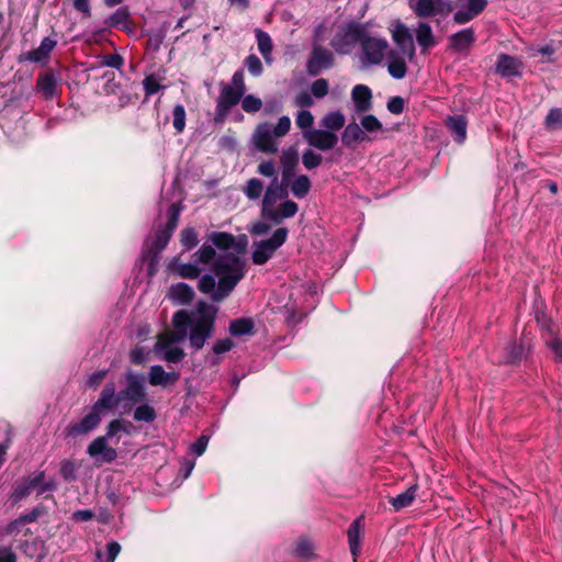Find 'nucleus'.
Wrapping results in <instances>:
<instances>
[{
  "mask_svg": "<svg viewBox=\"0 0 562 562\" xmlns=\"http://www.w3.org/2000/svg\"><path fill=\"white\" fill-rule=\"evenodd\" d=\"M474 38L472 29L462 30L451 36V47L458 52L467 50L473 44Z\"/></svg>",
  "mask_w": 562,
  "mask_h": 562,
  "instance_id": "obj_29",
  "label": "nucleus"
},
{
  "mask_svg": "<svg viewBox=\"0 0 562 562\" xmlns=\"http://www.w3.org/2000/svg\"><path fill=\"white\" fill-rule=\"evenodd\" d=\"M37 89L46 98L53 97L56 90V79L53 75L45 74L37 79Z\"/></svg>",
  "mask_w": 562,
  "mask_h": 562,
  "instance_id": "obj_40",
  "label": "nucleus"
},
{
  "mask_svg": "<svg viewBox=\"0 0 562 562\" xmlns=\"http://www.w3.org/2000/svg\"><path fill=\"white\" fill-rule=\"evenodd\" d=\"M193 295L192 288L182 282L170 286L168 291V297L176 304H188L192 301Z\"/></svg>",
  "mask_w": 562,
  "mask_h": 562,
  "instance_id": "obj_25",
  "label": "nucleus"
},
{
  "mask_svg": "<svg viewBox=\"0 0 562 562\" xmlns=\"http://www.w3.org/2000/svg\"><path fill=\"white\" fill-rule=\"evenodd\" d=\"M521 63L508 55H501L497 61L496 71L503 77L519 76Z\"/></svg>",
  "mask_w": 562,
  "mask_h": 562,
  "instance_id": "obj_24",
  "label": "nucleus"
},
{
  "mask_svg": "<svg viewBox=\"0 0 562 562\" xmlns=\"http://www.w3.org/2000/svg\"><path fill=\"white\" fill-rule=\"evenodd\" d=\"M169 270L188 279H195L201 273V269L195 263H181L178 259H173L169 263Z\"/></svg>",
  "mask_w": 562,
  "mask_h": 562,
  "instance_id": "obj_30",
  "label": "nucleus"
},
{
  "mask_svg": "<svg viewBox=\"0 0 562 562\" xmlns=\"http://www.w3.org/2000/svg\"><path fill=\"white\" fill-rule=\"evenodd\" d=\"M361 127L368 133H376L382 131V123L374 115H364L361 119Z\"/></svg>",
  "mask_w": 562,
  "mask_h": 562,
  "instance_id": "obj_48",
  "label": "nucleus"
},
{
  "mask_svg": "<svg viewBox=\"0 0 562 562\" xmlns=\"http://www.w3.org/2000/svg\"><path fill=\"white\" fill-rule=\"evenodd\" d=\"M262 189H263L262 182L259 179L252 178L247 182L244 191H245V194L250 200H256L261 195Z\"/></svg>",
  "mask_w": 562,
  "mask_h": 562,
  "instance_id": "obj_47",
  "label": "nucleus"
},
{
  "mask_svg": "<svg viewBox=\"0 0 562 562\" xmlns=\"http://www.w3.org/2000/svg\"><path fill=\"white\" fill-rule=\"evenodd\" d=\"M311 91L315 98H324L328 93V81L324 78L315 80L311 86Z\"/></svg>",
  "mask_w": 562,
  "mask_h": 562,
  "instance_id": "obj_54",
  "label": "nucleus"
},
{
  "mask_svg": "<svg viewBox=\"0 0 562 562\" xmlns=\"http://www.w3.org/2000/svg\"><path fill=\"white\" fill-rule=\"evenodd\" d=\"M133 416L136 422L151 423L156 419L157 413L154 406L143 403L134 409Z\"/></svg>",
  "mask_w": 562,
  "mask_h": 562,
  "instance_id": "obj_39",
  "label": "nucleus"
},
{
  "mask_svg": "<svg viewBox=\"0 0 562 562\" xmlns=\"http://www.w3.org/2000/svg\"><path fill=\"white\" fill-rule=\"evenodd\" d=\"M303 138L308 145L324 151L333 149L338 143L337 135L326 130H307L303 132Z\"/></svg>",
  "mask_w": 562,
  "mask_h": 562,
  "instance_id": "obj_16",
  "label": "nucleus"
},
{
  "mask_svg": "<svg viewBox=\"0 0 562 562\" xmlns=\"http://www.w3.org/2000/svg\"><path fill=\"white\" fill-rule=\"evenodd\" d=\"M55 46V40L45 37L36 49L26 53L25 58L33 63L46 61Z\"/></svg>",
  "mask_w": 562,
  "mask_h": 562,
  "instance_id": "obj_23",
  "label": "nucleus"
},
{
  "mask_svg": "<svg viewBox=\"0 0 562 562\" xmlns=\"http://www.w3.org/2000/svg\"><path fill=\"white\" fill-rule=\"evenodd\" d=\"M229 330L234 336L250 334L252 330V323L246 318L236 319L231 323Z\"/></svg>",
  "mask_w": 562,
  "mask_h": 562,
  "instance_id": "obj_44",
  "label": "nucleus"
},
{
  "mask_svg": "<svg viewBox=\"0 0 562 562\" xmlns=\"http://www.w3.org/2000/svg\"><path fill=\"white\" fill-rule=\"evenodd\" d=\"M168 213H169L168 223L166 224V226L162 229H159L156 233L155 240L153 241L151 250L154 252H159L167 246L173 231L177 227L180 209L176 204H172L169 207Z\"/></svg>",
  "mask_w": 562,
  "mask_h": 562,
  "instance_id": "obj_13",
  "label": "nucleus"
},
{
  "mask_svg": "<svg viewBox=\"0 0 562 562\" xmlns=\"http://www.w3.org/2000/svg\"><path fill=\"white\" fill-rule=\"evenodd\" d=\"M333 64L334 56L331 52L321 45L314 44L306 64L307 72L312 76H316L322 70L330 68Z\"/></svg>",
  "mask_w": 562,
  "mask_h": 562,
  "instance_id": "obj_12",
  "label": "nucleus"
},
{
  "mask_svg": "<svg viewBox=\"0 0 562 562\" xmlns=\"http://www.w3.org/2000/svg\"><path fill=\"white\" fill-rule=\"evenodd\" d=\"M408 7L419 18L449 13L451 10L443 0H408Z\"/></svg>",
  "mask_w": 562,
  "mask_h": 562,
  "instance_id": "obj_10",
  "label": "nucleus"
},
{
  "mask_svg": "<svg viewBox=\"0 0 562 562\" xmlns=\"http://www.w3.org/2000/svg\"><path fill=\"white\" fill-rule=\"evenodd\" d=\"M274 138L277 137L268 123L257 125L252 134V143L256 148L267 154H276L278 151V144Z\"/></svg>",
  "mask_w": 562,
  "mask_h": 562,
  "instance_id": "obj_14",
  "label": "nucleus"
},
{
  "mask_svg": "<svg viewBox=\"0 0 562 562\" xmlns=\"http://www.w3.org/2000/svg\"><path fill=\"white\" fill-rule=\"evenodd\" d=\"M258 172L265 177H269V178H273V179L278 178L277 171H276V166H274L273 161H271V160H265L261 164H259Z\"/></svg>",
  "mask_w": 562,
  "mask_h": 562,
  "instance_id": "obj_58",
  "label": "nucleus"
},
{
  "mask_svg": "<svg viewBox=\"0 0 562 562\" xmlns=\"http://www.w3.org/2000/svg\"><path fill=\"white\" fill-rule=\"evenodd\" d=\"M45 481V474L44 472L36 473L33 479L30 481L29 485L25 487V490L20 491V496H24L33 491L36 492V494H42L46 491H52L55 486L54 482L49 480L48 482Z\"/></svg>",
  "mask_w": 562,
  "mask_h": 562,
  "instance_id": "obj_26",
  "label": "nucleus"
},
{
  "mask_svg": "<svg viewBox=\"0 0 562 562\" xmlns=\"http://www.w3.org/2000/svg\"><path fill=\"white\" fill-rule=\"evenodd\" d=\"M390 32L393 42L403 50V54H407V58L411 60L415 55V47L412 34L408 27L401 21H394L390 26Z\"/></svg>",
  "mask_w": 562,
  "mask_h": 562,
  "instance_id": "obj_11",
  "label": "nucleus"
},
{
  "mask_svg": "<svg viewBox=\"0 0 562 562\" xmlns=\"http://www.w3.org/2000/svg\"><path fill=\"white\" fill-rule=\"evenodd\" d=\"M295 123L297 127H300L303 132L313 130L312 126L314 124V116L310 111L301 110L296 114Z\"/></svg>",
  "mask_w": 562,
  "mask_h": 562,
  "instance_id": "obj_46",
  "label": "nucleus"
},
{
  "mask_svg": "<svg viewBox=\"0 0 562 562\" xmlns=\"http://www.w3.org/2000/svg\"><path fill=\"white\" fill-rule=\"evenodd\" d=\"M418 485L414 484L409 486L405 492L398 494L390 499V504L395 510L404 509L412 505L416 497Z\"/></svg>",
  "mask_w": 562,
  "mask_h": 562,
  "instance_id": "obj_32",
  "label": "nucleus"
},
{
  "mask_svg": "<svg viewBox=\"0 0 562 562\" xmlns=\"http://www.w3.org/2000/svg\"><path fill=\"white\" fill-rule=\"evenodd\" d=\"M521 355H522L521 347H519V346L514 344V345H512V346H509L507 348V353H506V357H505V362H507V363H515L518 360H520Z\"/></svg>",
  "mask_w": 562,
  "mask_h": 562,
  "instance_id": "obj_59",
  "label": "nucleus"
},
{
  "mask_svg": "<svg viewBox=\"0 0 562 562\" xmlns=\"http://www.w3.org/2000/svg\"><path fill=\"white\" fill-rule=\"evenodd\" d=\"M102 415L93 407L78 422L71 423L65 429L67 437L76 438L85 436L94 430L101 423Z\"/></svg>",
  "mask_w": 562,
  "mask_h": 562,
  "instance_id": "obj_8",
  "label": "nucleus"
},
{
  "mask_svg": "<svg viewBox=\"0 0 562 562\" xmlns=\"http://www.w3.org/2000/svg\"><path fill=\"white\" fill-rule=\"evenodd\" d=\"M367 139L366 133L357 123H349L341 135V140L346 146H351L357 142Z\"/></svg>",
  "mask_w": 562,
  "mask_h": 562,
  "instance_id": "obj_31",
  "label": "nucleus"
},
{
  "mask_svg": "<svg viewBox=\"0 0 562 562\" xmlns=\"http://www.w3.org/2000/svg\"><path fill=\"white\" fill-rule=\"evenodd\" d=\"M209 438L206 436H201L194 443L190 446L191 452L196 456H202L207 447Z\"/></svg>",
  "mask_w": 562,
  "mask_h": 562,
  "instance_id": "obj_60",
  "label": "nucleus"
},
{
  "mask_svg": "<svg viewBox=\"0 0 562 562\" xmlns=\"http://www.w3.org/2000/svg\"><path fill=\"white\" fill-rule=\"evenodd\" d=\"M240 103L247 113H256L262 108V101L252 94L243 95Z\"/></svg>",
  "mask_w": 562,
  "mask_h": 562,
  "instance_id": "obj_45",
  "label": "nucleus"
},
{
  "mask_svg": "<svg viewBox=\"0 0 562 562\" xmlns=\"http://www.w3.org/2000/svg\"><path fill=\"white\" fill-rule=\"evenodd\" d=\"M216 312L217 310L207 303L200 302L196 305V312L193 318L190 317L189 325L190 344L195 349H201L210 337Z\"/></svg>",
  "mask_w": 562,
  "mask_h": 562,
  "instance_id": "obj_4",
  "label": "nucleus"
},
{
  "mask_svg": "<svg viewBox=\"0 0 562 562\" xmlns=\"http://www.w3.org/2000/svg\"><path fill=\"white\" fill-rule=\"evenodd\" d=\"M361 536H362V527L360 519H356L348 529V543L350 548V552L353 557V561L360 553L361 548Z\"/></svg>",
  "mask_w": 562,
  "mask_h": 562,
  "instance_id": "obj_28",
  "label": "nucleus"
},
{
  "mask_svg": "<svg viewBox=\"0 0 562 562\" xmlns=\"http://www.w3.org/2000/svg\"><path fill=\"white\" fill-rule=\"evenodd\" d=\"M407 54L390 50L386 55L387 71L394 79H403L407 72Z\"/></svg>",
  "mask_w": 562,
  "mask_h": 562,
  "instance_id": "obj_20",
  "label": "nucleus"
},
{
  "mask_svg": "<svg viewBox=\"0 0 562 562\" xmlns=\"http://www.w3.org/2000/svg\"><path fill=\"white\" fill-rule=\"evenodd\" d=\"M288 229L284 227L278 228L271 238L261 240L254 245L252 261L255 265L266 263L281 247L288 238Z\"/></svg>",
  "mask_w": 562,
  "mask_h": 562,
  "instance_id": "obj_7",
  "label": "nucleus"
},
{
  "mask_svg": "<svg viewBox=\"0 0 562 562\" xmlns=\"http://www.w3.org/2000/svg\"><path fill=\"white\" fill-rule=\"evenodd\" d=\"M172 115H173V121H172L173 127L177 130L178 133H181L186 126V110H184L183 105L177 104L173 108Z\"/></svg>",
  "mask_w": 562,
  "mask_h": 562,
  "instance_id": "obj_51",
  "label": "nucleus"
},
{
  "mask_svg": "<svg viewBox=\"0 0 562 562\" xmlns=\"http://www.w3.org/2000/svg\"><path fill=\"white\" fill-rule=\"evenodd\" d=\"M351 98L357 112L362 113L372 106V92L368 86L357 85L351 91Z\"/></svg>",
  "mask_w": 562,
  "mask_h": 562,
  "instance_id": "obj_22",
  "label": "nucleus"
},
{
  "mask_svg": "<svg viewBox=\"0 0 562 562\" xmlns=\"http://www.w3.org/2000/svg\"><path fill=\"white\" fill-rule=\"evenodd\" d=\"M311 188V182L307 176H299L291 184V191L296 198H304Z\"/></svg>",
  "mask_w": 562,
  "mask_h": 562,
  "instance_id": "obj_41",
  "label": "nucleus"
},
{
  "mask_svg": "<svg viewBox=\"0 0 562 562\" xmlns=\"http://www.w3.org/2000/svg\"><path fill=\"white\" fill-rule=\"evenodd\" d=\"M245 64L252 76L258 77L262 74L261 61L256 55L248 56Z\"/></svg>",
  "mask_w": 562,
  "mask_h": 562,
  "instance_id": "obj_56",
  "label": "nucleus"
},
{
  "mask_svg": "<svg viewBox=\"0 0 562 562\" xmlns=\"http://www.w3.org/2000/svg\"><path fill=\"white\" fill-rule=\"evenodd\" d=\"M487 0H465L457 10L453 20L458 24H464L479 15L486 7Z\"/></svg>",
  "mask_w": 562,
  "mask_h": 562,
  "instance_id": "obj_19",
  "label": "nucleus"
},
{
  "mask_svg": "<svg viewBox=\"0 0 562 562\" xmlns=\"http://www.w3.org/2000/svg\"><path fill=\"white\" fill-rule=\"evenodd\" d=\"M227 86L245 92L246 87H245V81H244V71L243 70L235 71V74L232 77L231 85H227Z\"/></svg>",
  "mask_w": 562,
  "mask_h": 562,
  "instance_id": "obj_63",
  "label": "nucleus"
},
{
  "mask_svg": "<svg viewBox=\"0 0 562 562\" xmlns=\"http://www.w3.org/2000/svg\"><path fill=\"white\" fill-rule=\"evenodd\" d=\"M291 128V120L289 116H281L278 124L273 128V134L277 138H280L289 133Z\"/></svg>",
  "mask_w": 562,
  "mask_h": 562,
  "instance_id": "obj_55",
  "label": "nucleus"
},
{
  "mask_svg": "<svg viewBox=\"0 0 562 562\" xmlns=\"http://www.w3.org/2000/svg\"><path fill=\"white\" fill-rule=\"evenodd\" d=\"M126 387L120 393L122 401L126 400L132 403L142 402L145 398L146 392L140 375L127 371L126 374Z\"/></svg>",
  "mask_w": 562,
  "mask_h": 562,
  "instance_id": "obj_17",
  "label": "nucleus"
},
{
  "mask_svg": "<svg viewBox=\"0 0 562 562\" xmlns=\"http://www.w3.org/2000/svg\"><path fill=\"white\" fill-rule=\"evenodd\" d=\"M134 426L131 422L123 418H116L111 420L106 426V436L116 437L119 434L132 435Z\"/></svg>",
  "mask_w": 562,
  "mask_h": 562,
  "instance_id": "obj_37",
  "label": "nucleus"
},
{
  "mask_svg": "<svg viewBox=\"0 0 562 562\" xmlns=\"http://www.w3.org/2000/svg\"><path fill=\"white\" fill-rule=\"evenodd\" d=\"M198 241H199L198 234L193 228L187 227V228L182 229L181 244L186 249H188V250L192 249L194 246L198 245Z\"/></svg>",
  "mask_w": 562,
  "mask_h": 562,
  "instance_id": "obj_50",
  "label": "nucleus"
},
{
  "mask_svg": "<svg viewBox=\"0 0 562 562\" xmlns=\"http://www.w3.org/2000/svg\"><path fill=\"white\" fill-rule=\"evenodd\" d=\"M294 103L300 108H310L314 104V101L310 93L303 91L295 97Z\"/></svg>",
  "mask_w": 562,
  "mask_h": 562,
  "instance_id": "obj_64",
  "label": "nucleus"
},
{
  "mask_svg": "<svg viewBox=\"0 0 562 562\" xmlns=\"http://www.w3.org/2000/svg\"><path fill=\"white\" fill-rule=\"evenodd\" d=\"M346 119L340 111H331L324 115L321 125L328 132L335 133L342 128Z\"/></svg>",
  "mask_w": 562,
  "mask_h": 562,
  "instance_id": "obj_35",
  "label": "nucleus"
},
{
  "mask_svg": "<svg viewBox=\"0 0 562 562\" xmlns=\"http://www.w3.org/2000/svg\"><path fill=\"white\" fill-rule=\"evenodd\" d=\"M387 110L393 114H401L404 110V100L401 97H393L387 102Z\"/></svg>",
  "mask_w": 562,
  "mask_h": 562,
  "instance_id": "obj_61",
  "label": "nucleus"
},
{
  "mask_svg": "<svg viewBox=\"0 0 562 562\" xmlns=\"http://www.w3.org/2000/svg\"><path fill=\"white\" fill-rule=\"evenodd\" d=\"M359 46V61L363 68H368L382 63L386 55L389 43L385 38L372 36L366 26Z\"/></svg>",
  "mask_w": 562,
  "mask_h": 562,
  "instance_id": "obj_5",
  "label": "nucleus"
},
{
  "mask_svg": "<svg viewBox=\"0 0 562 562\" xmlns=\"http://www.w3.org/2000/svg\"><path fill=\"white\" fill-rule=\"evenodd\" d=\"M244 94L240 90L223 86L216 104V120H223L234 105L241 102Z\"/></svg>",
  "mask_w": 562,
  "mask_h": 562,
  "instance_id": "obj_15",
  "label": "nucleus"
},
{
  "mask_svg": "<svg viewBox=\"0 0 562 562\" xmlns=\"http://www.w3.org/2000/svg\"><path fill=\"white\" fill-rule=\"evenodd\" d=\"M121 552V546L116 541H112L106 546L105 559L101 551L95 552L97 562H114L119 553Z\"/></svg>",
  "mask_w": 562,
  "mask_h": 562,
  "instance_id": "obj_43",
  "label": "nucleus"
},
{
  "mask_svg": "<svg viewBox=\"0 0 562 562\" xmlns=\"http://www.w3.org/2000/svg\"><path fill=\"white\" fill-rule=\"evenodd\" d=\"M416 40L419 46H422L423 49L425 50L432 47L436 44L432 30L428 23H418V26L416 29Z\"/></svg>",
  "mask_w": 562,
  "mask_h": 562,
  "instance_id": "obj_36",
  "label": "nucleus"
},
{
  "mask_svg": "<svg viewBox=\"0 0 562 562\" xmlns=\"http://www.w3.org/2000/svg\"><path fill=\"white\" fill-rule=\"evenodd\" d=\"M294 554L297 558L310 560L314 557V546L308 539H300L296 542Z\"/></svg>",
  "mask_w": 562,
  "mask_h": 562,
  "instance_id": "obj_42",
  "label": "nucleus"
},
{
  "mask_svg": "<svg viewBox=\"0 0 562 562\" xmlns=\"http://www.w3.org/2000/svg\"><path fill=\"white\" fill-rule=\"evenodd\" d=\"M546 126L550 130L562 127V109H551L546 117Z\"/></svg>",
  "mask_w": 562,
  "mask_h": 562,
  "instance_id": "obj_49",
  "label": "nucleus"
},
{
  "mask_svg": "<svg viewBox=\"0 0 562 562\" xmlns=\"http://www.w3.org/2000/svg\"><path fill=\"white\" fill-rule=\"evenodd\" d=\"M144 89L147 95L154 94L161 89V86L157 78L148 76L143 81Z\"/></svg>",
  "mask_w": 562,
  "mask_h": 562,
  "instance_id": "obj_57",
  "label": "nucleus"
},
{
  "mask_svg": "<svg viewBox=\"0 0 562 562\" xmlns=\"http://www.w3.org/2000/svg\"><path fill=\"white\" fill-rule=\"evenodd\" d=\"M256 38L258 44V49L261 53L262 57L267 63L272 61L271 53H272V41L271 37L263 31H256Z\"/></svg>",
  "mask_w": 562,
  "mask_h": 562,
  "instance_id": "obj_38",
  "label": "nucleus"
},
{
  "mask_svg": "<svg viewBox=\"0 0 562 562\" xmlns=\"http://www.w3.org/2000/svg\"><path fill=\"white\" fill-rule=\"evenodd\" d=\"M121 402L122 397L120 394H116L115 384L111 382L102 389L99 398L92 407L102 415L103 411L115 409Z\"/></svg>",
  "mask_w": 562,
  "mask_h": 562,
  "instance_id": "obj_18",
  "label": "nucleus"
},
{
  "mask_svg": "<svg viewBox=\"0 0 562 562\" xmlns=\"http://www.w3.org/2000/svg\"><path fill=\"white\" fill-rule=\"evenodd\" d=\"M322 156L315 151L307 149L303 153L302 162L306 169H314L322 164Z\"/></svg>",
  "mask_w": 562,
  "mask_h": 562,
  "instance_id": "obj_52",
  "label": "nucleus"
},
{
  "mask_svg": "<svg viewBox=\"0 0 562 562\" xmlns=\"http://www.w3.org/2000/svg\"><path fill=\"white\" fill-rule=\"evenodd\" d=\"M280 161L282 165V175L285 180L292 175V172L299 161V156H297L296 149L294 147H290V148L283 150Z\"/></svg>",
  "mask_w": 562,
  "mask_h": 562,
  "instance_id": "obj_34",
  "label": "nucleus"
},
{
  "mask_svg": "<svg viewBox=\"0 0 562 562\" xmlns=\"http://www.w3.org/2000/svg\"><path fill=\"white\" fill-rule=\"evenodd\" d=\"M546 345L552 352L553 359L562 363V336L549 329L544 336Z\"/></svg>",
  "mask_w": 562,
  "mask_h": 562,
  "instance_id": "obj_33",
  "label": "nucleus"
},
{
  "mask_svg": "<svg viewBox=\"0 0 562 562\" xmlns=\"http://www.w3.org/2000/svg\"><path fill=\"white\" fill-rule=\"evenodd\" d=\"M210 241L218 248V252L211 245H203L195 254V262L211 266L214 276L204 274L199 281V290L211 296L212 301L221 302L235 289L246 274V263L231 251L235 244L233 235L227 233H213Z\"/></svg>",
  "mask_w": 562,
  "mask_h": 562,
  "instance_id": "obj_1",
  "label": "nucleus"
},
{
  "mask_svg": "<svg viewBox=\"0 0 562 562\" xmlns=\"http://www.w3.org/2000/svg\"><path fill=\"white\" fill-rule=\"evenodd\" d=\"M285 189L279 183L278 178L272 180L271 184L267 188L261 205V216L263 220L271 221L274 224L281 223L284 218L292 217L297 212V204L293 201L286 200L276 206L278 201L286 196Z\"/></svg>",
  "mask_w": 562,
  "mask_h": 562,
  "instance_id": "obj_3",
  "label": "nucleus"
},
{
  "mask_svg": "<svg viewBox=\"0 0 562 562\" xmlns=\"http://www.w3.org/2000/svg\"><path fill=\"white\" fill-rule=\"evenodd\" d=\"M106 434L94 438L87 448V453L100 463H110L117 458L116 450L108 443Z\"/></svg>",
  "mask_w": 562,
  "mask_h": 562,
  "instance_id": "obj_9",
  "label": "nucleus"
},
{
  "mask_svg": "<svg viewBox=\"0 0 562 562\" xmlns=\"http://www.w3.org/2000/svg\"><path fill=\"white\" fill-rule=\"evenodd\" d=\"M149 353V350L136 346L130 351V359L134 364H144L148 360Z\"/></svg>",
  "mask_w": 562,
  "mask_h": 562,
  "instance_id": "obj_53",
  "label": "nucleus"
},
{
  "mask_svg": "<svg viewBox=\"0 0 562 562\" xmlns=\"http://www.w3.org/2000/svg\"><path fill=\"white\" fill-rule=\"evenodd\" d=\"M366 25L361 23H347L339 25L331 40V48L339 55H348L359 45Z\"/></svg>",
  "mask_w": 562,
  "mask_h": 562,
  "instance_id": "obj_6",
  "label": "nucleus"
},
{
  "mask_svg": "<svg viewBox=\"0 0 562 562\" xmlns=\"http://www.w3.org/2000/svg\"><path fill=\"white\" fill-rule=\"evenodd\" d=\"M447 126L453 134L454 140L462 144L467 138V120L463 115L449 116L446 121Z\"/></svg>",
  "mask_w": 562,
  "mask_h": 562,
  "instance_id": "obj_27",
  "label": "nucleus"
},
{
  "mask_svg": "<svg viewBox=\"0 0 562 562\" xmlns=\"http://www.w3.org/2000/svg\"><path fill=\"white\" fill-rule=\"evenodd\" d=\"M179 380V373L166 372L161 366H151L148 372V382L153 386H167Z\"/></svg>",
  "mask_w": 562,
  "mask_h": 562,
  "instance_id": "obj_21",
  "label": "nucleus"
},
{
  "mask_svg": "<svg viewBox=\"0 0 562 562\" xmlns=\"http://www.w3.org/2000/svg\"><path fill=\"white\" fill-rule=\"evenodd\" d=\"M76 465L72 461L66 460L61 462L60 473L66 480L75 479Z\"/></svg>",
  "mask_w": 562,
  "mask_h": 562,
  "instance_id": "obj_62",
  "label": "nucleus"
},
{
  "mask_svg": "<svg viewBox=\"0 0 562 562\" xmlns=\"http://www.w3.org/2000/svg\"><path fill=\"white\" fill-rule=\"evenodd\" d=\"M172 324L173 330L158 335L154 350L162 360L177 363L184 357V351L177 344L183 341L188 336L190 315L186 311H179L173 315Z\"/></svg>",
  "mask_w": 562,
  "mask_h": 562,
  "instance_id": "obj_2",
  "label": "nucleus"
}]
</instances>
